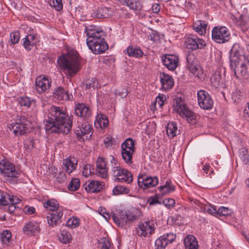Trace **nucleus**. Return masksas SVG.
I'll list each match as a JSON object with an SVG mask.
<instances>
[{
  "label": "nucleus",
  "instance_id": "obj_1",
  "mask_svg": "<svg viewBox=\"0 0 249 249\" xmlns=\"http://www.w3.org/2000/svg\"><path fill=\"white\" fill-rule=\"evenodd\" d=\"M87 44L89 48L95 54H100L108 49V45L105 40V34L101 28L93 25L86 27Z\"/></svg>",
  "mask_w": 249,
  "mask_h": 249
},
{
  "label": "nucleus",
  "instance_id": "obj_2",
  "mask_svg": "<svg viewBox=\"0 0 249 249\" xmlns=\"http://www.w3.org/2000/svg\"><path fill=\"white\" fill-rule=\"evenodd\" d=\"M63 71L70 76L75 75L80 69V56L73 48L65 45L63 48Z\"/></svg>",
  "mask_w": 249,
  "mask_h": 249
},
{
  "label": "nucleus",
  "instance_id": "obj_3",
  "mask_svg": "<svg viewBox=\"0 0 249 249\" xmlns=\"http://www.w3.org/2000/svg\"><path fill=\"white\" fill-rule=\"evenodd\" d=\"M239 49V44L235 43L231 50L230 55L231 66L237 78L248 75L247 66L241 61L243 57Z\"/></svg>",
  "mask_w": 249,
  "mask_h": 249
},
{
  "label": "nucleus",
  "instance_id": "obj_4",
  "mask_svg": "<svg viewBox=\"0 0 249 249\" xmlns=\"http://www.w3.org/2000/svg\"><path fill=\"white\" fill-rule=\"evenodd\" d=\"M173 109L189 124H196L199 116L190 110L181 99H177L173 104Z\"/></svg>",
  "mask_w": 249,
  "mask_h": 249
},
{
  "label": "nucleus",
  "instance_id": "obj_5",
  "mask_svg": "<svg viewBox=\"0 0 249 249\" xmlns=\"http://www.w3.org/2000/svg\"><path fill=\"white\" fill-rule=\"evenodd\" d=\"M0 173L7 180L18 178L20 173L16 166L10 161L3 160L0 161Z\"/></svg>",
  "mask_w": 249,
  "mask_h": 249
},
{
  "label": "nucleus",
  "instance_id": "obj_6",
  "mask_svg": "<svg viewBox=\"0 0 249 249\" xmlns=\"http://www.w3.org/2000/svg\"><path fill=\"white\" fill-rule=\"evenodd\" d=\"M212 38L216 43H225L231 38L230 32L225 26H215L212 30Z\"/></svg>",
  "mask_w": 249,
  "mask_h": 249
},
{
  "label": "nucleus",
  "instance_id": "obj_7",
  "mask_svg": "<svg viewBox=\"0 0 249 249\" xmlns=\"http://www.w3.org/2000/svg\"><path fill=\"white\" fill-rule=\"evenodd\" d=\"M135 151L134 142L131 138H127L121 144V155L123 159L127 164L133 163L132 157Z\"/></svg>",
  "mask_w": 249,
  "mask_h": 249
},
{
  "label": "nucleus",
  "instance_id": "obj_8",
  "mask_svg": "<svg viewBox=\"0 0 249 249\" xmlns=\"http://www.w3.org/2000/svg\"><path fill=\"white\" fill-rule=\"evenodd\" d=\"M184 46L191 51L201 49L206 45L205 41L195 35H190L185 37Z\"/></svg>",
  "mask_w": 249,
  "mask_h": 249
},
{
  "label": "nucleus",
  "instance_id": "obj_9",
  "mask_svg": "<svg viewBox=\"0 0 249 249\" xmlns=\"http://www.w3.org/2000/svg\"><path fill=\"white\" fill-rule=\"evenodd\" d=\"M197 102L199 107L205 110H209L213 107V102L208 92L199 90L197 92Z\"/></svg>",
  "mask_w": 249,
  "mask_h": 249
},
{
  "label": "nucleus",
  "instance_id": "obj_10",
  "mask_svg": "<svg viewBox=\"0 0 249 249\" xmlns=\"http://www.w3.org/2000/svg\"><path fill=\"white\" fill-rule=\"evenodd\" d=\"M155 229L156 227L153 221H144L139 223L138 228L136 229V232L140 236L146 237L152 234Z\"/></svg>",
  "mask_w": 249,
  "mask_h": 249
},
{
  "label": "nucleus",
  "instance_id": "obj_11",
  "mask_svg": "<svg viewBox=\"0 0 249 249\" xmlns=\"http://www.w3.org/2000/svg\"><path fill=\"white\" fill-rule=\"evenodd\" d=\"M46 120L49 124H62V112L60 107H52Z\"/></svg>",
  "mask_w": 249,
  "mask_h": 249
},
{
  "label": "nucleus",
  "instance_id": "obj_12",
  "mask_svg": "<svg viewBox=\"0 0 249 249\" xmlns=\"http://www.w3.org/2000/svg\"><path fill=\"white\" fill-rule=\"evenodd\" d=\"M159 179L157 177H147L144 175L138 177V184L140 188L145 190L158 185Z\"/></svg>",
  "mask_w": 249,
  "mask_h": 249
},
{
  "label": "nucleus",
  "instance_id": "obj_13",
  "mask_svg": "<svg viewBox=\"0 0 249 249\" xmlns=\"http://www.w3.org/2000/svg\"><path fill=\"white\" fill-rule=\"evenodd\" d=\"M187 67L190 71L198 78L201 79L203 77L204 73L202 69L196 64V60L194 59V56L189 54L187 56Z\"/></svg>",
  "mask_w": 249,
  "mask_h": 249
},
{
  "label": "nucleus",
  "instance_id": "obj_14",
  "mask_svg": "<svg viewBox=\"0 0 249 249\" xmlns=\"http://www.w3.org/2000/svg\"><path fill=\"white\" fill-rule=\"evenodd\" d=\"M92 125H78L75 133L79 141L89 140L93 133Z\"/></svg>",
  "mask_w": 249,
  "mask_h": 249
},
{
  "label": "nucleus",
  "instance_id": "obj_15",
  "mask_svg": "<svg viewBox=\"0 0 249 249\" xmlns=\"http://www.w3.org/2000/svg\"><path fill=\"white\" fill-rule=\"evenodd\" d=\"M176 237V235L172 233H166L160 236L155 241V249H164L169 244L172 243L175 240Z\"/></svg>",
  "mask_w": 249,
  "mask_h": 249
},
{
  "label": "nucleus",
  "instance_id": "obj_16",
  "mask_svg": "<svg viewBox=\"0 0 249 249\" xmlns=\"http://www.w3.org/2000/svg\"><path fill=\"white\" fill-rule=\"evenodd\" d=\"M96 174L101 178H107L108 168L105 159L102 157L98 158L96 161Z\"/></svg>",
  "mask_w": 249,
  "mask_h": 249
},
{
  "label": "nucleus",
  "instance_id": "obj_17",
  "mask_svg": "<svg viewBox=\"0 0 249 249\" xmlns=\"http://www.w3.org/2000/svg\"><path fill=\"white\" fill-rule=\"evenodd\" d=\"M163 64L169 70H175L178 65V57L175 54H165L162 58Z\"/></svg>",
  "mask_w": 249,
  "mask_h": 249
},
{
  "label": "nucleus",
  "instance_id": "obj_18",
  "mask_svg": "<svg viewBox=\"0 0 249 249\" xmlns=\"http://www.w3.org/2000/svg\"><path fill=\"white\" fill-rule=\"evenodd\" d=\"M40 231L39 223L35 221L26 223L23 228V233L29 236H36Z\"/></svg>",
  "mask_w": 249,
  "mask_h": 249
},
{
  "label": "nucleus",
  "instance_id": "obj_19",
  "mask_svg": "<svg viewBox=\"0 0 249 249\" xmlns=\"http://www.w3.org/2000/svg\"><path fill=\"white\" fill-rule=\"evenodd\" d=\"M51 80L43 76H38L36 80V89L39 93L48 89L51 86Z\"/></svg>",
  "mask_w": 249,
  "mask_h": 249
},
{
  "label": "nucleus",
  "instance_id": "obj_20",
  "mask_svg": "<svg viewBox=\"0 0 249 249\" xmlns=\"http://www.w3.org/2000/svg\"><path fill=\"white\" fill-rule=\"evenodd\" d=\"M83 186L88 193H97L103 189L104 185L99 181L91 180L86 182Z\"/></svg>",
  "mask_w": 249,
  "mask_h": 249
},
{
  "label": "nucleus",
  "instance_id": "obj_21",
  "mask_svg": "<svg viewBox=\"0 0 249 249\" xmlns=\"http://www.w3.org/2000/svg\"><path fill=\"white\" fill-rule=\"evenodd\" d=\"M160 81L161 89L163 90L166 91L171 89L174 85V80L172 76L165 72L160 73Z\"/></svg>",
  "mask_w": 249,
  "mask_h": 249
},
{
  "label": "nucleus",
  "instance_id": "obj_22",
  "mask_svg": "<svg viewBox=\"0 0 249 249\" xmlns=\"http://www.w3.org/2000/svg\"><path fill=\"white\" fill-rule=\"evenodd\" d=\"M75 114L84 119L89 118L91 115V110L89 107L84 104H78L75 107Z\"/></svg>",
  "mask_w": 249,
  "mask_h": 249
},
{
  "label": "nucleus",
  "instance_id": "obj_23",
  "mask_svg": "<svg viewBox=\"0 0 249 249\" xmlns=\"http://www.w3.org/2000/svg\"><path fill=\"white\" fill-rule=\"evenodd\" d=\"M113 13V10L109 7H99L94 10L92 13V16L97 18H108L111 17Z\"/></svg>",
  "mask_w": 249,
  "mask_h": 249
},
{
  "label": "nucleus",
  "instance_id": "obj_24",
  "mask_svg": "<svg viewBox=\"0 0 249 249\" xmlns=\"http://www.w3.org/2000/svg\"><path fill=\"white\" fill-rule=\"evenodd\" d=\"M120 4L127 6L130 9L137 11L140 10L142 5L139 0H115Z\"/></svg>",
  "mask_w": 249,
  "mask_h": 249
},
{
  "label": "nucleus",
  "instance_id": "obj_25",
  "mask_svg": "<svg viewBox=\"0 0 249 249\" xmlns=\"http://www.w3.org/2000/svg\"><path fill=\"white\" fill-rule=\"evenodd\" d=\"M126 212L125 210L119 211L116 213H112L111 216L114 222L120 227L126 224Z\"/></svg>",
  "mask_w": 249,
  "mask_h": 249
},
{
  "label": "nucleus",
  "instance_id": "obj_26",
  "mask_svg": "<svg viewBox=\"0 0 249 249\" xmlns=\"http://www.w3.org/2000/svg\"><path fill=\"white\" fill-rule=\"evenodd\" d=\"M77 164V161L74 157H69L63 163V170L67 174H70L75 170Z\"/></svg>",
  "mask_w": 249,
  "mask_h": 249
},
{
  "label": "nucleus",
  "instance_id": "obj_27",
  "mask_svg": "<svg viewBox=\"0 0 249 249\" xmlns=\"http://www.w3.org/2000/svg\"><path fill=\"white\" fill-rule=\"evenodd\" d=\"M37 40L36 35L28 34L23 39V45L26 50L30 51L36 45Z\"/></svg>",
  "mask_w": 249,
  "mask_h": 249
},
{
  "label": "nucleus",
  "instance_id": "obj_28",
  "mask_svg": "<svg viewBox=\"0 0 249 249\" xmlns=\"http://www.w3.org/2000/svg\"><path fill=\"white\" fill-rule=\"evenodd\" d=\"M185 249H198V245L196 238L192 235H188L184 239Z\"/></svg>",
  "mask_w": 249,
  "mask_h": 249
},
{
  "label": "nucleus",
  "instance_id": "obj_29",
  "mask_svg": "<svg viewBox=\"0 0 249 249\" xmlns=\"http://www.w3.org/2000/svg\"><path fill=\"white\" fill-rule=\"evenodd\" d=\"M207 26V23L205 21L198 20L193 23L192 28L196 32L202 36L206 33Z\"/></svg>",
  "mask_w": 249,
  "mask_h": 249
},
{
  "label": "nucleus",
  "instance_id": "obj_30",
  "mask_svg": "<svg viewBox=\"0 0 249 249\" xmlns=\"http://www.w3.org/2000/svg\"><path fill=\"white\" fill-rule=\"evenodd\" d=\"M62 216V213L61 212L51 213L47 216L48 224L51 226L57 225L61 223V218Z\"/></svg>",
  "mask_w": 249,
  "mask_h": 249
},
{
  "label": "nucleus",
  "instance_id": "obj_31",
  "mask_svg": "<svg viewBox=\"0 0 249 249\" xmlns=\"http://www.w3.org/2000/svg\"><path fill=\"white\" fill-rule=\"evenodd\" d=\"M159 189L160 193L162 196H164L175 191V187L172 184L170 181H167L163 185L160 186Z\"/></svg>",
  "mask_w": 249,
  "mask_h": 249
},
{
  "label": "nucleus",
  "instance_id": "obj_32",
  "mask_svg": "<svg viewBox=\"0 0 249 249\" xmlns=\"http://www.w3.org/2000/svg\"><path fill=\"white\" fill-rule=\"evenodd\" d=\"M166 100V97L163 94H159L155 99V102L151 103L150 106V110L154 112L156 110V107L158 106L160 108H161L164 103Z\"/></svg>",
  "mask_w": 249,
  "mask_h": 249
},
{
  "label": "nucleus",
  "instance_id": "obj_33",
  "mask_svg": "<svg viewBox=\"0 0 249 249\" xmlns=\"http://www.w3.org/2000/svg\"><path fill=\"white\" fill-rule=\"evenodd\" d=\"M210 81L212 86L215 88L222 86L221 74L219 71H215L211 77Z\"/></svg>",
  "mask_w": 249,
  "mask_h": 249
},
{
  "label": "nucleus",
  "instance_id": "obj_34",
  "mask_svg": "<svg viewBox=\"0 0 249 249\" xmlns=\"http://www.w3.org/2000/svg\"><path fill=\"white\" fill-rule=\"evenodd\" d=\"M127 53L129 56L139 57L142 56V51L138 47L129 46L127 48Z\"/></svg>",
  "mask_w": 249,
  "mask_h": 249
},
{
  "label": "nucleus",
  "instance_id": "obj_35",
  "mask_svg": "<svg viewBox=\"0 0 249 249\" xmlns=\"http://www.w3.org/2000/svg\"><path fill=\"white\" fill-rule=\"evenodd\" d=\"M80 225V219L76 216H72L66 222L65 226L71 229H76Z\"/></svg>",
  "mask_w": 249,
  "mask_h": 249
},
{
  "label": "nucleus",
  "instance_id": "obj_36",
  "mask_svg": "<svg viewBox=\"0 0 249 249\" xmlns=\"http://www.w3.org/2000/svg\"><path fill=\"white\" fill-rule=\"evenodd\" d=\"M166 129L167 135L170 139L180 134V130L178 129L177 125H167Z\"/></svg>",
  "mask_w": 249,
  "mask_h": 249
},
{
  "label": "nucleus",
  "instance_id": "obj_37",
  "mask_svg": "<svg viewBox=\"0 0 249 249\" xmlns=\"http://www.w3.org/2000/svg\"><path fill=\"white\" fill-rule=\"evenodd\" d=\"M9 128L15 135H23L26 132L25 125H10Z\"/></svg>",
  "mask_w": 249,
  "mask_h": 249
},
{
  "label": "nucleus",
  "instance_id": "obj_38",
  "mask_svg": "<svg viewBox=\"0 0 249 249\" xmlns=\"http://www.w3.org/2000/svg\"><path fill=\"white\" fill-rule=\"evenodd\" d=\"M133 181L132 175L129 171L127 170V173L123 172L120 177L118 178V182H126L130 183Z\"/></svg>",
  "mask_w": 249,
  "mask_h": 249
},
{
  "label": "nucleus",
  "instance_id": "obj_39",
  "mask_svg": "<svg viewBox=\"0 0 249 249\" xmlns=\"http://www.w3.org/2000/svg\"><path fill=\"white\" fill-rule=\"evenodd\" d=\"M244 98V92L241 89H236L234 90L231 95L232 100L234 102L238 103L242 101Z\"/></svg>",
  "mask_w": 249,
  "mask_h": 249
},
{
  "label": "nucleus",
  "instance_id": "obj_40",
  "mask_svg": "<svg viewBox=\"0 0 249 249\" xmlns=\"http://www.w3.org/2000/svg\"><path fill=\"white\" fill-rule=\"evenodd\" d=\"M123 172L127 173V170L122 168L120 166H116L112 167L111 173L112 176L115 178V181L118 182V178H120Z\"/></svg>",
  "mask_w": 249,
  "mask_h": 249
},
{
  "label": "nucleus",
  "instance_id": "obj_41",
  "mask_svg": "<svg viewBox=\"0 0 249 249\" xmlns=\"http://www.w3.org/2000/svg\"><path fill=\"white\" fill-rule=\"evenodd\" d=\"M0 239L3 244L8 245L11 240V233L8 230H4L0 233Z\"/></svg>",
  "mask_w": 249,
  "mask_h": 249
},
{
  "label": "nucleus",
  "instance_id": "obj_42",
  "mask_svg": "<svg viewBox=\"0 0 249 249\" xmlns=\"http://www.w3.org/2000/svg\"><path fill=\"white\" fill-rule=\"evenodd\" d=\"M44 208L51 211L56 210L59 207L57 202L54 200H49L43 204Z\"/></svg>",
  "mask_w": 249,
  "mask_h": 249
},
{
  "label": "nucleus",
  "instance_id": "obj_43",
  "mask_svg": "<svg viewBox=\"0 0 249 249\" xmlns=\"http://www.w3.org/2000/svg\"><path fill=\"white\" fill-rule=\"evenodd\" d=\"M112 192L114 195H119L121 194H128L130 190L129 188L125 186L117 185L113 189Z\"/></svg>",
  "mask_w": 249,
  "mask_h": 249
},
{
  "label": "nucleus",
  "instance_id": "obj_44",
  "mask_svg": "<svg viewBox=\"0 0 249 249\" xmlns=\"http://www.w3.org/2000/svg\"><path fill=\"white\" fill-rule=\"evenodd\" d=\"M80 185V182L78 178H72L68 185L67 188L69 191H75L77 190Z\"/></svg>",
  "mask_w": 249,
  "mask_h": 249
},
{
  "label": "nucleus",
  "instance_id": "obj_45",
  "mask_svg": "<svg viewBox=\"0 0 249 249\" xmlns=\"http://www.w3.org/2000/svg\"><path fill=\"white\" fill-rule=\"evenodd\" d=\"M108 124V118L105 115L99 113L96 115L94 124Z\"/></svg>",
  "mask_w": 249,
  "mask_h": 249
},
{
  "label": "nucleus",
  "instance_id": "obj_46",
  "mask_svg": "<svg viewBox=\"0 0 249 249\" xmlns=\"http://www.w3.org/2000/svg\"><path fill=\"white\" fill-rule=\"evenodd\" d=\"M18 103L21 106L30 107L33 102V100L28 97H21L18 99Z\"/></svg>",
  "mask_w": 249,
  "mask_h": 249
},
{
  "label": "nucleus",
  "instance_id": "obj_47",
  "mask_svg": "<svg viewBox=\"0 0 249 249\" xmlns=\"http://www.w3.org/2000/svg\"><path fill=\"white\" fill-rule=\"evenodd\" d=\"M10 196L3 192H0V204L6 205L9 204Z\"/></svg>",
  "mask_w": 249,
  "mask_h": 249
},
{
  "label": "nucleus",
  "instance_id": "obj_48",
  "mask_svg": "<svg viewBox=\"0 0 249 249\" xmlns=\"http://www.w3.org/2000/svg\"><path fill=\"white\" fill-rule=\"evenodd\" d=\"M49 5L58 11L62 9V0H52L49 2Z\"/></svg>",
  "mask_w": 249,
  "mask_h": 249
},
{
  "label": "nucleus",
  "instance_id": "obj_49",
  "mask_svg": "<svg viewBox=\"0 0 249 249\" xmlns=\"http://www.w3.org/2000/svg\"><path fill=\"white\" fill-rule=\"evenodd\" d=\"M16 120L15 124H27V123L32 124V122L28 121L25 115H18L16 117Z\"/></svg>",
  "mask_w": 249,
  "mask_h": 249
},
{
  "label": "nucleus",
  "instance_id": "obj_50",
  "mask_svg": "<svg viewBox=\"0 0 249 249\" xmlns=\"http://www.w3.org/2000/svg\"><path fill=\"white\" fill-rule=\"evenodd\" d=\"M204 211L207 212L209 213L216 216L217 210L216 207L208 204L205 205L203 208Z\"/></svg>",
  "mask_w": 249,
  "mask_h": 249
},
{
  "label": "nucleus",
  "instance_id": "obj_51",
  "mask_svg": "<svg viewBox=\"0 0 249 249\" xmlns=\"http://www.w3.org/2000/svg\"><path fill=\"white\" fill-rule=\"evenodd\" d=\"M231 213V211L229 208L221 207L217 211L216 216H228Z\"/></svg>",
  "mask_w": 249,
  "mask_h": 249
},
{
  "label": "nucleus",
  "instance_id": "obj_52",
  "mask_svg": "<svg viewBox=\"0 0 249 249\" xmlns=\"http://www.w3.org/2000/svg\"><path fill=\"white\" fill-rule=\"evenodd\" d=\"M59 125H45V129L48 133H58L61 132V129L59 127Z\"/></svg>",
  "mask_w": 249,
  "mask_h": 249
},
{
  "label": "nucleus",
  "instance_id": "obj_53",
  "mask_svg": "<svg viewBox=\"0 0 249 249\" xmlns=\"http://www.w3.org/2000/svg\"><path fill=\"white\" fill-rule=\"evenodd\" d=\"M162 203L168 209L173 208L175 204V201L173 198H165Z\"/></svg>",
  "mask_w": 249,
  "mask_h": 249
},
{
  "label": "nucleus",
  "instance_id": "obj_54",
  "mask_svg": "<svg viewBox=\"0 0 249 249\" xmlns=\"http://www.w3.org/2000/svg\"><path fill=\"white\" fill-rule=\"evenodd\" d=\"M100 244L101 249H110L111 244L108 239L105 237L101 238Z\"/></svg>",
  "mask_w": 249,
  "mask_h": 249
},
{
  "label": "nucleus",
  "instance_id": "obj_55",
  "mask_svg": "<svg viewBox=\"0 0 249 249\" xmlns=\"http://www.w3.org/2000/svg\"><path fill=\"white\" fill-rule=\"evenodd\" d=\"M239 155L241 159L245 164H247L249 162V156L246 149H242L240 151Z\"/></svg>",
  "mask_w": 249,
  "mask_h": 249
},
{
  "label": "nucleus",
  "instance_id": "obj_56",
  "mask_svg": "<svg viewBox=\"0 0 249 249\" xmlns=\"http://www.w3.org/2000/svg\"><path fill=\"white\" fill-rule=\"evenodd\" d=\"M159 194H156L155 196H153L150 197L148 199V203L150 205H155L157 204H161V202H160L159 200Z\"/></svg>",
  "mask_w": 249,
  "mask_h": 249
},
{
  "label": "nucleus",
  "instance_id": "obj_57",
  "mask_svg": "<svg viewBox=\"0 0 249 249\" xmlns=\"http://www.w3.org/2000/svg\"><path fill=\"white\" fill-rule=\"evenodd\" d=\"M10 40L13 44H15L18 43L19 38L20 35L18 32H12L10 35Z\"/></svg>",
  "mask_w": 249,
  "mask_h": 249
},
{
  "label": "nucleus",
  "instance_id": "obj_58",
  "mask_svg": "<svg viewBox=\"0 0 249 249\" xmlns=\"http://www.w3.org/2000/svg\"><path fill=\"white\" fill-rule=\"evenodd\" d=\"M115 94L116 96H120L121 98L125 97L128 94V91L124 88H122L116 89Z\"/></svg>",
  "mask_w": 249,
  "mask_h": 249
},
{
  "label": "nucleus",
  "instance_id": "obj_59",
  "mask_svg": "<svg viewBox=\"0 0 249 249\" xmlns=\"http://www.w3.org/2000/svg\"><path fill=\"white\" fill-rule=\"evenodd\" d=\"M91 165L90 164H86L84 166L82 170V175L85 177H88L91 174Z\"/></svg>",
  "mask_w": 249,
  "mask_h": 249
},
{
  "label": "nucleus",
  "instance_id": "obj_60",
  "mask_svg": "<svg viewBox=\"0 0 249 249\" xmlns=\"http://www.w3.org/2000/svg\"><path fill=\"white\" fill-rule=\"evenodd\" d=\"M23 212L25 214L31 215L36 213V209L33 206L26 205L23 208Z\"/></svg>",
  "mask_w": 249,
  "mask_h": 249
},
{
  "label": "nucleus",
  "instance_id": "obj_61",
  "mask_svg": "<svg viewBox=\"0 0 249 249\" xmlns=\"http://www.w3.org/2000/svg\"><path fill=\"white\" fill-rule=\"evenodd\" d=\"M72 239V235L71 233L68 231H63V244H67L70 243Z\"/></svg>",
  "mask_w": 249,
  "mask_h": 249
},
{
  "label": "nucleus",
  "instance_id": "obj_62",
  "mask_svg": "<svg viewBox=\"0 0 249 249\" xmlns=\"http://www.w3.org/2000/svg\"><path fill=\"white\" fill-rule=\"evenodd\" d=\"M72 120L71 116L63 111V124H72Z\"/></svg>",
  "mask_w": 249,
  "mask_h": 249
},
{
  "label": "nucleus",
  "instance_id": "obj_63",
  "mask_svg": "<svg viewBox=\"0 0 249 249\" xmlns=\"http://www.w3.org/2000/svg\"><path fill=\"white\" fill-rule=\"evenodd\" d=\"M53 95L55 98H57L60 101L62 100V88L59 87L53 93Z\"/></svg>",
  "mask_w": 249,
  "mask_h": 249
},
{
  "label": "nucleus",
  "instance_id": "obj_64",
  "mask_svg": "<svg viewBox=\"0 0 249 249\" xmlns=\"http://www.w3.org/2000/svg\"><path fill=\"white\" fill-rule=\"evenodd\" d=\"M126 223L128 221H132L137 219V216L133 213H126Z\"/></svg>",
  "mask_w": 249,
  "mask_h": 249
}]
</instances>
